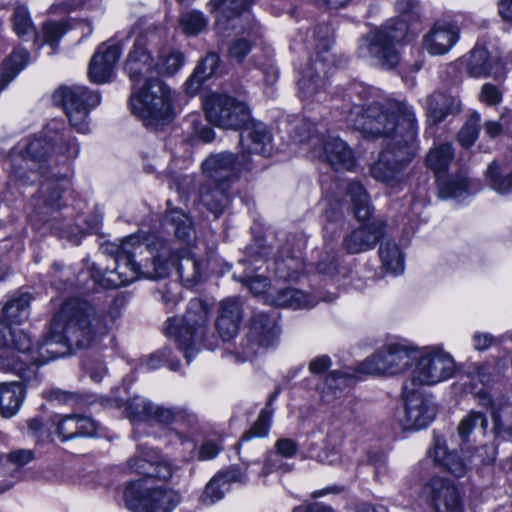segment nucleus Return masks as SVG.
<instances>
[{"label":"nucleus","mask_w":512,"mask_h":512,"mask_svg":"<svg viewBox=\"0 0 512 512\" xmlns=\"http://www.w3.org/2000/svg\"><path fill=\"white\" fill-rule=\"evenodd\" d=\"M241 154L239 155L248 165L250 156L267 157L272 152V136L267 126L261 122L249 121L240 134Z\"/></svg>","instance_id":"aec40b11"},{"label":"nucleus","mask_w":512,"mask_h":512,"mask_svg":"<svg viewBox=\"0 0 512 512\" xmlns=\"http://www.w3.org/2000/svg\"><path fill=\"white\" fill-rule=\"evenodd\" d=\"M366 94L360 83H351L342 94L339 106L347 124L372 137H387L388 142L371 166V176L389 187L405 181V169L418 152L417 121L411 106L404 102L360 103Z\"/></svg>","instance_id":"f03ea898"},{"label":"nucleus","mask_w":512,"mask_h":512,"mask_svg":"<svg viewBox=\"0 0 512 512\" xmlns=\"http://www.w3.org/2000/svg\"><path fill=\"white\" fill-rule=\"evenodd\" d=\"M207 120L222 129L238 130L250 121V110L245 102L227 94L212 93L204 100Z\"/></svg>","instance_id":"9b49d317"},{"label":"nucleus","mask_w":512,"mask_h":512,"mask_svg":"<svg viewBox=\"0 0 512 512\" xmlns=\"http://www.w3.org/2000/svg\"><path fill=\"white\" fill-rule=\"evenodd\" d=\"M242 312V303L236 297L226 298L220 303L215 326L223 341H229L237 334Z\"/></svg>","instance_id":"bb28decb"},{"label":"nucleus","mask_w":512,"mask_h":512,"mask_svg":"<svg viewBox=\"0 0 512 512\" xmlns=\"http://www.w3.org/2000/svg\"><path fill=\"white\" fill-rule=\"evenodd\" d=\"M179 24L185 34L197 35L206 29L208 20L202 12L192 10L180 16Z\"/></svg>","instance_id":"603ef678"},{"label":"nucleus","mask_w":512,"mask_h":512,"mask_svg":"<svg viewBox=\"0 0 512 512\" xmlns=\"http://www.w3.org/2000/svg\"><path fill=\"white\" fill-rule=\"evenodd\" d=\"M293 139L307 141L316 157L323 158L335 170H351L355 165L353 151L338 137L326 135L312 123L302 121L294 129Z\"/></svg>","instance_id":"6e6552de"},{"label":"nucleus","mask_w":512,"mask_h":512,"mask_svg":"<svg viewBox=\"0 0 512 512\" xmlns=\"http://www.w3.org/2000/svg\"><path fill=\"white\" fill-rule=\"evenodd\" d=\"M256 0H210V12L216 13V29L222 36H228V30L240 22V15Z\"/></svg>","instance_id":"b1692460"},{"label":"nucleus","mask_w":512,"mask_h":512,"mask_svg":"<svg viewBox=\"0 0 512 512\" xmlns=\"http://www.w3.org/2000/svg\"><path fill=\"white\" fill-rule=\"evenodd\" d=\"M157 77L171 76L175 74L184 64V55L180 51H170L167 54H161L156 59Z\"/></svg>","instance_id":"3c124183"},{"label":"nucleus","mask_w":512,"mask_h":512,"mask_svg":"<svg viewBox=\"0 0 512 512\" xmlns=\"http://www.w3.org/2000/svg\"><path fill=\"white\" fill-rule=\"evenodd\" d=\"M438 191L442 199L459 198L464 194H473L476 189L468 181L463 173L442 178L438 176Z\"/></svg>","instance_id":"e433bc0d"},{"label":"nucleus","mask_w":512,"mask_h":512,"mask_svg":"<svg viewBox=\"0 0 512 512\" xmlns=\"http://www.w3.org/2000/svg\"><path fill=\"white\" fill-rule=\"evenodd\" d=\"M480 126V115L475 113L466 121L458 133V142L463 147H470L477 139Z\"/></svg>","instance_id":"6e6d98bb"},{"label":"nucleus","mask_w":512,"mask_h":512,"mask_svg":"<svg viewBox=\"0 0 512 512\" xmlns=\"http://www.w3.org/2000/svg\"><path fill=\"white\" fill-rule=\"evenodd\" d=\"M200 201L216 217L229 204V194L225 186L214 184V187L203 185L200 190Z\"/></svg>","instance_id":"ea45409f"},{"label":"nucleus","mask_w":512,"mask_h":512,"mask_svg":"<svg viewBox=\"0 0 512 512\" xmlns=\"http://www.w3.org/2000/svg\"><path fill=\"white\" fill-rule=\"evenodd\" d=\"M479 100L489 106H495L502 100V92L498 86L491 83H485L481 87Z\"/></svg>","instance_id":"0e129e2a"},{"label":"nucleus","mask_w":512,"mask_h":512,"mask_svg":"<svg viewBox=\"0 0 512 512\" xmlns=\"http://www.w3.org/2000/svg\"><path fill=\"white\" fill-rule=\"evenodd\" d=\"M322 205L324 207L323 215L330 223H336L342 218V203L339 199L326 196Z\"/></svg>","instance_id":"e2e57ef3"},{"label":"nucleus","mask_w":512,"mask_h":512,"mask_svg":"<svg viewBox=\"0 0 512 512\" xmlns=\"http://www.w3.org/2000/svg\"><path fill=\"white\" fill-rule=\"evenodd\" d=\"M68 31L65 22H48L43 26L44 42L55 48L60 38Z\"/></svg>","instance_id":"bf43d9fd"},{"label":"nucleus","mask_w":512,"mask_h":512,"mask_svg":"<svg viewBox=\"0 0 512 512\" xmlns=\"http://www.w3.org/2000/svg\"><path fill=\"white\" fill-rule=\"evenodd\" d=\"M453 156L454 151L452 145L444 143L429 151L426 157V164L439 176L440 173L446 171Z\"/></svg>","instance_id":"de8ad7c7"},{"label":"nucleus","mask_w":512,"mask_h":512,"mask_svg":"<svg viewBox=\"0 0 512 512\" xmlns=\"http://www.w3.org/2000/svg\"><path fill=\"white\" fill-rule=\"evenodd\" d=\"M209 312L210 307L204 300L194 298L189 301L182 318L173 317L166 321V335L175 340L188 363L197 351L196 346L205 341Z\"/></svg>","instance_id":"0eeeda50"},{"label":"nucleus","mask_w":512,"mask_h":512,"mask_svg":"<svg viewBox=\"0 0 512 512\" xmlns=\"http://www.w3.org/2000/svg\"><path fill=\"white\" fill-rule=\"evenodd\" d=\"M53 434L61 441L77 437H93L97 434L98 423L88 416L79 414L54 415L51 417Z\"/></svg>","instance_id":"4be33fe9"},{"label":"nucleus","mask_w":512,"mask_h":512,"mask_svg":"<svg viewBox=\"0 0 512 512\" xmlns=\"http://www.w3.org/2000/svg\"><path fill=\"white\" fill-rule=\"evenodd\" d=\"M384 232L385 223L380 219H373L347 233L342 240V248L350 255L367 252L383 238Z\"/></svg>","instance_id":"412c9836"},{"label":"nucleus","mask_w":512,"mask_h":512,"mask_svg":"<svg viewBox=\"0 0 512 512\" xmlns=\"http://www.w3.org/2000/svg\"><path fill=\"white\" fill-rule=\"evenodd\" d=\"M251 44L248 40L240 38L235 40L229 47V56L237 62H242L250 52Z\"/></svg>","instance_id":"774afa93"},{"label":"nucleus","mask_w":512,"mask_h":512,"mask_svg":"<svg viewBox=\"0 0 512 512\" xmlns=\"http://www.w3.org/2000/svg\"><path fill=\"white\" fill-rule=\"evenodd\" d=\"M486 175L490 186L499 194H506L512 191V172L506 170L496 161H493L487 168Z\"/></svg>","instance_id":"09e8293b"},{"label":"nucleus","mask_w":512,"mask_h":512,"mask_svg":"<svg viewBox=\"0 0 512 512\" xmlns=\"http://www.w3.org/2000/svg\"><path fill=\"white\" fill-rule=\"evenodd\" d=\"M62 123L52 120L44 130L43 137H36L24 146L15 147L10 154V180L23 185L33 184L43 177L38 200L49 208H58L62 191L68 180L64 176L50 171V151L52 148L67 160L75 159L80 152L75 138L66 136L61 130Z\"/></svg>","instance_id":"7ed1b4c3"},{"label":"nucleus","mask_w":512,"mask_h":512,"mask_svg":"<svg viewBox=\"0 0 512 512\" xmlns=\"http://www.w3.org/2000/svg\"><path fill=\"white\" fill-rule=\"evenodd\" d=\"M219 64V55L214 52L208 53L201 60L194 73L186 82L187 91L191 94H195L198 91L201 83L216 73Z\"/></svg>","instance_id":"4c0bfd02"},{"label":"nucleus","mask_w":512,"mask_h":512,"mask_svg":"<svg viewBox=\"0 0 512 512\" xmlns=\"http://www.w3.org/2000/svg\"><path fill=\"white\" fill-rule=\"evenodd\" d=\"M265 300L270 305L291 309L311 308L317 303V300L312 296L289 287L280 289L275 293L269 292L266 294Z\"/></svg>","instance_id":"2f4dec72"},{"label":"nucleus","mask_w":512,"mask_h":512,"mask_svg":"<svg viewBox=\"0 0 512 512\" xmlns=\"http://www.w3.org/2000/svg\"><path fill=\"white\" fill-rule=\"evenodd\" d=\"M379 255L385 269L395 275L404 270V259L402 252L393 240H385L379 248Z\"/></svg>","instance_id":"49530a36"},{"label":"nucleus","mask_w":512,"mask_h":512,"mask_svg":"<svg viewBox=\"0 0 512 512\" xmlns=\"http://www.w3.org/2000/svg\"><path fill=\"white\" fill-rule=\"evenodd\" d=\"M488 421L484 413L470 411L459 423L457 431L463 443L476 442L485 436Z\"/></svg>","instance_id":"c9c22d12"},{"label":"nucleus","mask_w":512,"mask_h":512,"mask_svg":"<svg viewBox=\"0 0 512 512\" xmlns=\"http://www.w3.org/2000/svg\"><path fill=\"white\" fill-rule=\"evenodd\" d=\"M278 392L273 393L268 402L266 403L265 408H263L255 421L252 427L243 433L241 437V442L248 441L253 437H265L268 435V432L271 427L272 416L274 413V409L272 408V403L276 399Z\"/></svg>","instance_id":"a18cd8bd"},{"label":"nucleus","mask_w":512,"mask_h":512,"mask_svg":"<svg viewBox=\"0 0 512 512\" xmlns=\"http://www.w3.org/2000/svg\"><path fill=\"white\" fill-rule=\"evenodd\" d=\"M25 398V387L22 383L11 382L0 384V412L5 418L14 416L20 409Z\"/></svg>","instance_id":"f704fd0d"},{"label":"nucleus","mask_w":512,"mask_h":512,"mask_svg":"<svg viewBox=\"0 0 512 512\" xmlns=\"http://www.w3.org/2000/svg\"><path fill=\"white\" fill-rule=\"evenodd\" d=\"M304 270L300 249H294L290 243L283 245L275 257V272L283 279H294Z\"/></svg>","instance_id":"7c9ffc66"},{"label":"nucleus","mask_w":512,"mask_h":512,"mask_svg":"<svg viewBox=\"0 0 512 512\" xmlns=\"http://www.w3.org/2000/svg\"><path fill=\"white\" fill-rule=\"evenodd\" d=\"M28 429L31 433L41 439H50L53 435L51 419L47 423H44L41 418H32L28 421Z\"/></svg>","instance_id":"69168bd1"},{"label":"nucleus","mask_w":512,"mask_h":512,"mask_svg":"<svg viewBox=\"0 0 512 512\" xmlns=\"http://www.w3.org/2000/svg\"><path fill=\"white\" fill-rule=\"evenodd\" d=\"M393 22H385L380 27L371 30L362 37L358 44V55L369 59L373 65L383 69H392L397 66L400 54L398 44L410 43L415 39V28L403 32Z\"/></svg>","instance_id":"423d86ee"},{"label":"nucleus","mask_w":512,"mask_h":512,"mask_svg":"<svg viewBox=\"0 0 512 512\" xmlns=\"http://www.w3.org/2000/svg\"><path fill=\"white\" fill-rule=\"evenodd\" d=\"M238 280L245 284L254 295L265 294L269 287V280L264 276L239 277Z\"/></svg>","instance_id":"338daca9"},{"label":"nucleus","mask_w":512,"mask_h":512,"mask_svg":"<svg viewBox=\"0 0 512 512\" xmlns=\"http://www.w3.org/2000/svg\"><path fill=\"white\" fill-rule=\"evenodd\" d=\"M455 372L456 364L452 356L439 347H432L417 358L409 385H434L453 377Z\"/></svg>","instance_id":"f8f14e48"},{"label":"nucleus","mask_w":512,"mask_h":512,"mask_svg":"<svg viewBox=\"0 0 512 512\" xmlns=\"http://www.w3.org/2000/svg\"><path fill=\"white\" fill-rule=\"evenodd\" d=\"M319 273L332 276L339 271V260L334 250L325 251L316 263Z\"/></svg>","instance_id":"052dcab7"},{"label":"nucleus","mask_w":512,"mask_h":512,"mask_svg":"<svg viewBox=\"0 0 512 512\" xmlns=\"http://www.w3.org/2000/svg\"><path fill=\"white\" fill-rule=\"evenodd\" d=\"M405 395V427L407 429L426 428L436 415L434 404L415 392L414 386L405 383L403 387Z\"/></svg>","instance_id":"6ab92c4d"},{"label":"nucleus","mask_w":512,"mask_h":512,"mask_svg":"<svg viewBox=\"0 0 512 512\" xmlns=\"http://www.w3.org/2000/svg\"><path fill=\"white\" fill-rule=\"evenodd\" d=\"M460 30L452 22L437 21L424 34L422 48L431 56L447 54L458 42Z\"/></svg>","instance_id":"5701e85b"},{"label":"nucleus","mask_w":512,"mask_h":512,"mask_svg":"<svg viewBox=\"0 0 512 512\" xmlns=\"http://www.w3.org/2000/svg\"><path fill=\"white\" fill-rule=\"evenodd\" d=\"M54 104L62 106L71 127L79 133L89 132V110L100 104L97 91H89L84 86H61L52 95Z\"/></svg>","instance_id":"1a4fd4ad"},{"label":"nucleus","mask_w":512,"mask_h":512,"mask_svg":"<svg viewBox=\"0 0 512 512\" xmlns=\"http://www.w3.org/2000/svg\"><path fill=\"white\" fill-rule=\"evenodd\" d=\"M30 296L22 293L11 298L2 308L0 320V369L10 370L29 380L39 366L64 354L58 344L73 349H86L107 335L117 315L100 312L80 298L66 300L54 315L50 332L42 343L31 348L29 336L21 329L4 323L19 324L29 315Z\"/></svg>","instance_id":"f257e3e1"},{"label":"nucleus","mask_w":512,"mask_h":512,"mask_svg":"<svg viewBox=\"0 0 512 512\" xmlns=\"http://www.w3.org/2000/svg\"><path fill=\"white\" fill-rule=\"evenodd\" d=\"M427 121L436 125L445 120L448 115L460 112V101L442 92H435L427 98Z\"/></svg>","instance_id":"c756f323"},{"label":"nucleus","mask_w":512,"mask_h":512,"mask_svg":"<svg viewBox=\"0 0 512 512\" xmlns=\"http://www.w3.org/2000/svg\"><path fill=\"white\" fill-rule=\"evenodd\" d=\"M29 53L26 49L17 48L4 60L0 68V92L18 75L27 65Z\"/></svg>","instance_id":"58836bf2"},{"label":"nucleus","mask_w":512,"mask_h":512,"mask_svg":"<svg viewBox=\"0 0 512 512\" xmlns=\"http://www.w3.org/2000/svg\"><path fill=\"white\" fill-rule=\"evenodd\" d=\"M248 165L240 156L231 152H221L210 155L203 163V173L211 179L214 184L227 186L236 179L242 170H250Z\"/></svg>","instance_id":"dca6fc26"},{"label":"nucleus","mask_w":512,"mask_h":512,"mask_svg":"<svg viewBox=\"0 0 512 512\" xmlns=\"http://www.w3.org/2000/svg\"><path fill=\"white\" fill-rule=\"evenodd\" d=\"M415 350L401 344H391L359 364L358 371L366 374H398L416 359Z\"/></svg>","instance_id":"ddd939ff"},{"label":"nucleus","mask_w":512,"mask_h":512,"mask_svg":"<svg viewBox=\"0 0 512 512\" xmlns=\"http://www.w3.org/2000/svg\"><path fill=\"white\" fill-rule=\"evenodd\" d=\"M149 421H155L162 425L182 422L193 426L197 423V416L184 406H165L153 403Z\"/></svg>","instance_id":"72a5a7b5"},{"label":"nucleus","mask_w":512,"mask_h":512,"mask_svg":"<svg viewBox=\"0 0 512 512\" xmlns=\"http://www.w3.org/2000/svg\"><path fill=\"white\" fill-rule=\"evenodd\" d=\"M333 70V56L328 53L322 56L318 53L304 70L298 82L300 97L308 99L317 95L320 89L325 88L326 79Z\"/></svg>","instance_id":"a211bd4d"},{"label":"nucleus","mask_w":512,"mask_h":512,"mask_svg":"<svg viewBox=\"0 0 512 512\" xmlns=\"http://www.w3.org/2000/svg\"><path fill=\"white\" fill-rule=\"evenodd\" d=\"M157 62L147 48L144 35H139L124 63V71L132 82L130 107L148 128L167 125L174 117L172 92L157 77Z\"/></svg>","instance_id":"20e7f679"},{"label":"nucleus","mask_w":512,"mask_h":512,"mask_svg":"<svg viewBox=\"0 0 512 512\" xmlns=\"http://www.w3.org/2000/svg\"><path fill=\"white\" fill-rule=\"evenodd\" d=\"M147 459H143V465L139 468L144 476L167 481L173 474L171 464L162 459L156 450L143 451Z\"/></svg>","instance_id":"79ce46f5"},{"label":"nucleus","mask_w":512,"mask_h":512,"mask_svg":"<svg viewBox=\"0 0 512 512\" xmlns=\"http://www.w3.org/2000/svg\"><path fill=\"white\" fill-rule=\"evenodd\" d=\"M102 0H57L53 8L63 12H72L77 10H93L101 8Z\"/></svg>","instance_id":"13d9d810"},{"label":"nucleus","mask_w":512,"mask_h":512,"mask_svg":"<svg viewBox=\"0 0 512 512\" xmlns=\"http://www.w3.org/2000/svg\"><path fill=\"white\" fill-rule=\"evenodd\" d=\"M12 22L14 31L19 37H34L36 35L27 7L17 6L13 13Z\"/></svg>","instance_id":"5fc2aeb1"},{"label":"nucleus","mask_w":512,"mask_h":512,"mask_svg":"<svg viewBox=\"0 0 512 512\" xmlns=\"http://www.w3.org/2000/svg\"><path fill=\"white\" fill-rule=\"evenodd\" d=\"M492 432L497 439L509 440L512 438V404L499 403L492 412Z\"/></svg>","instance_id":"37998d69"},{"label":"nucleus","mask_w":512,"mask_h":512,"mask_svg":"<svg viewBox=\"0 0 512 512\" xmlns=\"http://www.w3.org/2000/svg\"><path fill=\"white\" fill-rule=\"evenodd\" d=\"M506 368L505 363L498 362H485L474 363L470 369V374L474 375L483 385L488 386L491 383L497 382Z\"/></svg>","instance_id":"8fccbe9b"},{"label":"nucleus","mask_w":512,"mask_h":512,"mask_svg":"<svg viewBox=\"0 0 512 512\" xmlns=\"http://www.w3.org/2000/svg\"><path fill=\"white\" fill-rule=\"evenodd\" d=\"M122 49L119 44H102L94 53L88 68V75L92 82L103 84L107 82L118 62Z\"/></svg>","instance_id":"393cba45"},{"label":"nucleus","mask_w":512,"mask_h":512,"mask_svg":"<svg viewBox=\"0 0 512 512\" xmlns=\"http://www.w3.org/2000/svg\"><path fill=\"white\" fill-rule=\"evenodd\" d=\"M124 501L132 512H172L179 505L181 496L171 489L148 488L142 481H133L125 488Z\"/></svg>","instance_id":"9d476101"},{"label":"nucleus","mask_w":512,"mask_h":512,"mask_svg":"<svg viewBox=\"0 0 512 512\" xmlns=\"http://www.w3.org/2000/svg\"><path fill=\"white\" fill-rule=\"evenodd\" d=\"M169 441L171 444L182 447L184 458L193 457L196 451V443L190 436L176 430H171L169 432Z\"/></svg>","instance_id":"680f3d73"},{"label":"nucleus","mask_w":512,"mask_h":512,"mask_svg":"<svg viewBox=\"0 0 512 512\" xmlns=\"http://www.w3.org/2000/svg\"><path fill=\"white\" fill-rule=\"evenodd\" d=\"M244 480V474L237 468L219 472L207 483L200 500L205 505H212L224 498L232 483Z\"/></svg>","instance_id":"cd10ccee"},{"label":"nucleus","mask_w":512,"mask_h":512,"mask_svg":"<svg viewBox=\"0 0 512 512\" xmlns=\"http://www.w3.org/2000/svg\"><path fill=\"white\" fill-rule=\"evenodd\" d=\"M171 254L168 258L170 268L174 265L182 283L187 287H192L199 283L202 275V263L191 252L190 248H184L179 251L173 250L168 243Z\"/></svg>","instance_id":"a878e982"},{"label":"nucleus","mask_w":512,"mask_h":512,"mask_svg":"<svg viewBox=\"0 0 512 512\" xmlns=\"http://www.w3.org/2000/svg\"><path fill=\"white\" fill-rule=\"evenodd\" d=\"M346 193L352 202L355 217L359 221L368 220L373 208L365 188L358 182H350L347 184Z\"/></svg>","instance_id":"a19ab883"},{"label":"nucleus","mask_w":512,"mask_h":512,"mask_svg":"<svg viewBox=\"0 0 512 512\" xmlns=\"http://www.w3.org/2000/svg\"><path fill=\"white\" fill-rule=\"evenodd\" d=\"M395 9L398 16L387 22H393L397 28L410 31L416 27L415 38L422 30V8L418 0H396Z\"/></svg>","instance_id":"c85d7f7f"},{"label":"nucleus","mask_w":512,"mask_h":512,"mask_svg":"<svg viewBox=\"0 0 512 512\" xmlns=\"http://www.w3.org/2000/svg\"><path fill=\"white\" fill-rule=\"evenodd\" d=\"M423 493L435 512H463V504L454 483L442 477L431 478Z\"/></svg>","instance_id":"f3484780"},{"label":"nucleus","mask_w":512,"mask_h":512,"mask_svg":"<svg viewBox=\"0 0 512 512\" xmlns=\"http://www.w3.org/2000/svg\"><path fill=\"white\" fill-rule=\"evenodd\" d=\"M277 318L275 315L256 312L252 316L249 332L241 342L239 361L250 360L260 348L270 347L277 338Z\"/></svg>","instance_id":"4468645a"},{"label":"nucleus","mask_w":512,"mask_h":512,"mask_svg":"<svg viewBox=\"0 0 512 512\" xmlns=\"http://www.w3.org/2000/svg\"><path fill=\"white\" fill-rule=\"evenodd\" d=\"M466 73L472 78H493L503 81L508 73L507 65L499 56H491L487 48L476 43L472 50L461 58Z\"/></svg>","instance_id":"2eb2a0df"},{"label":"nucleus","mask_w":512,"mask_h":512,"mask_svg":"<svg viewBox=\"0 0 512 512\" xmlns=\"http://www.w3.org/2000/svg\"><path fill=\"white\" fill-rule=\"evenodd\" d=\"M152 405L153 402L143 397L135 396L127 402L125 412L132 422L149 421Z\"/></svg>","instance_id":"864d4df0"},{"label":"nucleus","mask_w":512,"mask_h":512,"mask_svg":"<svg viewBox=\"0 0 512 512\" xmlns=\"http://www.w3.org/2000/svg\"><path fill=\"white\" fill-rule=\"evenodd\" d=\"M170 254L165 240H149L141 234L129 235L121 242L115 268L101 270L93 266L91 276L105 289L125 286L139 278L163 279L170 273Z\"/></svg>","instance_id":"39448f33"},{"label":"nucleus","mask_w":512,"mask_h":512,"mask_svg":"<svg viewBox=\"0 0 512 512\" xmlns=\"http://www.w3.org/2000/svg\"><path fill=\"white\" fill-rule=\"evenodd\" d=\"M429 456L455 477L459 478L466 474V462L457 453L448 451L445 441L441 438L435 439Z\"/></svg>","instance_id":"473e14b6"},{"label":"nucleus","mask_w":512,"mask_h":512,"mask_svg":"<svg viewBox=\"0 0 512 512\" xmlns=\"http://www.w3.org/2000/svg\"><path fill=\"white\" fill-rule=\"evenodd\" d=\"M171 353V349L165 347L151 354L146 361L147 369L154 370L167 364L172 371H178L179 362L171 359Z\"/></svg>","instance_id":"4d7b16f0"},{"label":"nucleus","mask_w":512,"mask_h":512,"mask_svg":"<svg viewBox=\"0 0 512 512\" xmlns=\"http://www.w3.org/2000/svg\"><path fill=\"white\" fill-rule=\"evenodd\" d=\"M166 221L174 227L176 237L190 246L195 240V231L191 219L179 209L167 211Z\"/></svg>","instance_id":"c03bdc74"}]
</instances>
